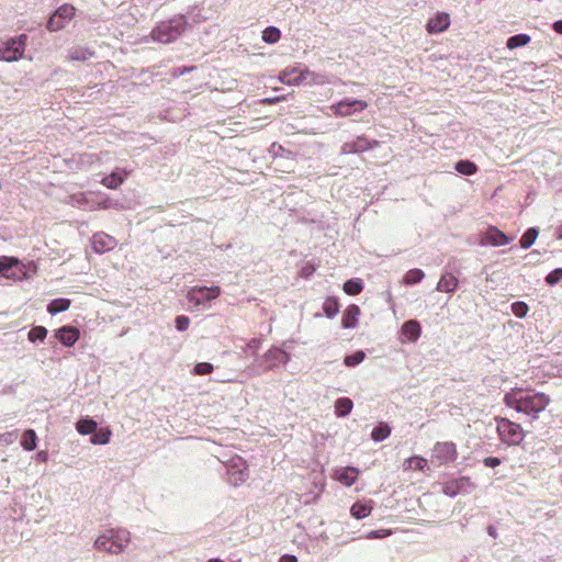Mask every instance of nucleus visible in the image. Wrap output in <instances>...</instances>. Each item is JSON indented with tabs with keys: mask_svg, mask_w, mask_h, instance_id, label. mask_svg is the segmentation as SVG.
<instances>
[{
	"mask_svg": "<svg viewBox=\"0 0 562 562\" xmlns=\"http://www.w3.org/2000/svg\"><path fill=\"white\" fill-rule=\"evenodd\" d=\"M110 536L112 549H109V553L120 554L124 551L126 544L130 542V531L126 529H110L108 530Z\"/></svg>",
	"mask_w": 562,
	"mask_h": 562,
	"instance_id": "nucleus-11",
	"label": "nucleus"
},
{
	"mask_svg": "<svg viewBox=\"0 0 562 562\" xmlns=\"http://www.w3.org/2000/svg\"><path fill=\"white\" fill-rule=\"evenodd\" d=\"M402 335L409 341H416L422 334V326L418 321L409 319L406 321L401 328Z\"/></svg>",
	"mask_w": 562,
	"mask_h": 562,
	"instance_id": "nucleus-16",
	"label": "nucleus"
},
{
	"mask_svg": "<svg viewBox=\"0 0 562 562\" xmlns=\"http://www.w3.org/2000/svg\"><path fill=\"white\" fill-rule=\"evenodd\" d=\"M513 314L518 318H525L528 314L529 306L522 301H516L510 306Z\"/></svg>",
	"mask_w": 562,
	"mask_h": 562,
	"instance_id": "nucleus-42",
	"label": "nucleus"
},
{
	"mask_svg": "<svg viewBox=\"0 0 562 562\" xmlns=\"http://www.w3.org/2000/svg\"><path fill=\"white\" fill-rule=\"evenodd\" d=\"M371 501L369 503H361L357 502L355 503L351 508L350 513L356 519H363L368 517L372 512V506L370 505Z\"/></svg>",
	"mask_w": 562,
	"mask_h": 562,
	"instance_id": "nucleus-24",
	"label": "nucleus"
},
{
	"mask_svg": "<svg viewBox=\"0 0 562 562\" xmlns=\"http://www.w3.org/2000/svg\"><path fill=\"white\" fill-rule=\"evenodd\" d=\"M175 324H176V328L179 331H184L188 329V327L190 325V318L186 315H179L176 317Z\"/></svg>",
	"mask_w": 562,
	"mask_h": 562,
	"instance_id": "nucleus-48",
	"label": "nucleus"
},
{
	"mask_svg": "<svg viewBox=\"0 0 562 562\" xmlns=\"http://www.w3.org/2000/svg\"><path fill=\"white\" fill-rule=\"evenodd\" d=\"M497 431L501 440L508 446H517L525 438L521 426L507 418L497 419Z\"/></svg>",
	"mask_w": 562,
	"mask_h": 562,
	"instance_id": "nucleus-2",
	"label": "nucleus"
},
{
	"mask_svg": "<svg viewBox=\"0 0 562 562\" xmlns=\"http://www.w3.org/2000/svg\"><path fill=\"white\" fill-rule=\"evenodd\" d=\"M279 562H297V559L295 555L284 554L280 558Z\"/></svg>",
	"mask_w": 562,
	"mask_h": 562,
	"instance_id": "nucleus-54",
	"label": "nucleus"
},
{
	"mask_svg": "<svg viewBox=\"0 0 562 562\" xmlns=\"http://www.w3.org/2000/svg\"><path fill=\"white\" fill-rule=\"evenodd\" d=\"M67 57L72 61H87L95 57V52L87 46L76 45L70 47Z\"/></svg>",
	"mask_w": 562,
	"mask_h": 562,
	"instance_id": "nucleus-15",
	"label": "nucleus"
},
{
	"mask_svg": "<svg viewBox=\"0 0 562 562\" xmlns=\"http://www.w3.org/2000/svg\"><path fill=\"white\" fill-rule=\"evenodd\" d=\"M391 435V427L386 423H379L371 432V438L375 442L385 440Z\"/></svg>",
	"mask_w": 562,
	"mask_h": 562,
	"instance_id": "nucleus-27",
	"label": "nucleus"
},
{
	"mask_svg": "<svg viewBox=\"0 0 562 562\" xmlns=\"http://www.w3.org/2000/svg\"><path fill=\"white\" fill-rule=\"evenodd\" d=\"M353 407V402L349 397H339L335 402V414L338 417L348 416Z\"/></svg>",
	"mask_w": 562,
	"mask_h": 562,
	"instance_id": "nucleus-21",
	"label": "nucleus"
},
{
	"mask_svg": "<svg viewBox=\"0 0 562 562\" xmlns=\"http://www.w3.org/2000/svg\"><path fill=\"white\" fill-rule=\"evenodd\" d=\"M475 485L469 476H460L443 484L442 493L449 497H454L459 493H469Z\"/></svg>",
	"mask_w": 562,
	"mask_h": 562,
	"instance_id": "nucleus-9",
	"label": "nucleus"
},
{
	"mask_svg": "<svg viewBox=\"0 0 562 562\" xmlns=\"http://www.w3.org/2000/svg\"><path fill=\"white\" fill-rule=\"evenodd\" d=\"M405 464L409 469L423 470L425 468V465L427 464V460L422 457H412L405 461Z\"/></svg>",
	"mask_w": 562,
	"mask_h": 562,
	"instance_id": "nucleus-44",
	"label": "nucleus"
},
{
	"mask_svg": "<svg viewBox=\"0 0 562 562\" xmlns=\"http://www.w3.org/2000/svg\"><path fill=\"white\" fill-rule=\"evenodd\" d=\"M26 38L27 36L25 34H21L19 37L11 38L1 44L0 60L8 63L19 60L23 56Z\"/></svg>",
	"mask_w": 562,
	"mask_h": 562,
	"instance_id": "nucleus-3",
	"label": "nucleus"
},
{
	"mask_svg": "<svg viewBox=\"0 0 562 562\" xmlns=\"http://www.w3.org/2000/svg\"><path fill=\"white\" fill-rule=\"evenodd\" d=\"M432 458L440 464L453 462L457 459V448L453 442H437L432 450Z\"/></svg>",
	"mask_w": 562,
	"mask_h": 562,
	"instance_id": "nucleus-10",
	"label": "nucleus"
},
{
	"mask_svg": "<svg viewBox=\"0 0 562 562\" xmlns=\"http://www.w3.org/2000/svg\"><path fill=\"white\" fill-rule=\"evenodd\" d=\"M538 235H539V229L537 227L528 228L520 237V240H519L520 247L524 249L530 248L535 244Z\"/></svg>",
	"mask_w": 562,
	"mask_h": 562,
	"instance_id": "nucleus-31",
	"label": "nucleus"
},
{
	"mask_svg": "<svg viewBox=\"0 0 562 562\" xmlns=\"http://www.w3.org/2000/svg\"><path fill=\"white\" fill-rule=\"evenodd\" d=\"M549 403L550 397L544 393L527 394L524 397L522 413L537 418L538 414L544 411Z\"/></svg>",
	"mask_w": 562,
	"mask_h": 562,
	"instance_id": "nucleus-5",
	"label": "nucleus"
},
{
	"mask_svg": "<svg viewBox=\"0 0 562 562\" xmlns=\"http://www.w3.org/2000/svg\"><path fill=\"white\" fill-rule=\"evenodd\" d=\"M100 205H101V207H103V209H106V207H108V205H106V203H105V202L101 203Z\"/></svg>",
	"mask_w": 562,
	"mask_h": 562,
	"instance_id": "nucleus-61",
	"label": "nucleus"
},
{
	"mask_svg": "<svg viewBox=\"0 0 562 562\" xmlns=\"http://www.w3.org/2000/svg\"><path fill=\"white\" fill-rule=\"evenodd\" d=\"M260 339L254 338L247 344L246 350H252L254 352H256L260 348Z\"/></svg>",
	"mask_w": 562,
	"mask_h": 562,
	"instance_id": "nucleus-52",
	"label": "nucleus"
},
{
	"mask_svg": "<svg viewBox=\"0 0 562 562\" xmlns=\"http://www.w3.org/2000/svg\"><path fill=\"white\" fill-rule=\"evenodd\" d=\"M70 307V300L69 299H54L52 300L47 305V312L50 315H56L61 312H66Z\"/></svg>",
	"mask_w": 562,
	"mask_h": 562,
	"instance_id": "nucleus-22",
	"label": "nucleus"
},
{
	"mask_svg": "<svg viewBox=\"0 0 562 562\" xmlns=\"http://www.w3.org/2000/svg\"><path fill=\"white\" fill-rule=\"evenodd\" d=\"M189 25L188 19L183 14L161 21L151 30L150 36L154 41L168 44L176 41Z\"/></svg>",
	"mask_w": 562,
	"mask_h": 562,
	"instance_id": "nucleus-1",
	"label": "nucleus"
},
{
	"mask_svg": "<svg viewBox=\"0 0 562 562\" xmlns=\"http://www.w3.org/2000/svg\"><path fill=\"white\" fill-rule=\"evenodd\" d=\"M70 200H71L72 205L80 206L87 201V198H86L85 193H76L70 196Z\"/></svg>",
	"mask_w": 562,
	"mask_h": 562,
	"instance_id": "nucleus-50",
	"label": "nucleus"
},
{
	"mask_svg": "<svg viewBox=\"0 0 562 562\" xmlns=\"http://www.w3.org/2000/svg\"><path fill=\"white\" fill-rule=\"evenodd\" d=\"M115 246V238L105 233L100 232L92 236V249L98 254L112 250Z\"/></svg>",
	"mask_w": 562,
	"mask_h": 562,
	"instance_id": "nucleus-12",
	"label": "nucleus"
},
{
	"mask_svg": "<svg viewBox=\"0 0 562 562\" xmlns=\"http://www.w3.org/2000/svg\"><path fill=\"white\" fill-rule=\"evenodd\" d=\"M213 371V364L209 362H199L195 364L193 372L198 375H205Z\"/></svg>",
	"mask_w": 562,
	"mask_h": 562,
	"instance_id": "nucleus-47",
	"label": "nucleus"
},
{
	"mask_svg": "<svg viewBox=\"0 0 562 562\" xmlns=\"http://www.w3.org/2000/svg\"><path fill=\"white\" fill-rule=\"evenodd\" d=\"M221 293V290L218 286H212V288H206V286H202V288H199V289H193L191 291V299H196L198 302L200 301H211L213 299H216Z\"/></svg>",
	"mask_w": 562,
	"mask_h": 562,
	"instance_id": "nucleus-17",
	"label": "nucleus"
},
{
	"mask_svg": "<svg viewBox=\"0 0 562 562\" xmlns=\"http://www.w3.org/2000/svg\"><path fill=\"white\" fill-rule=\"evenodd\" d=\"M339 302L336 297H327L323 304V311L328 318H334L339 313Z\"/></svg>",
	"mask_w": 562,
	"mask_h": 562,
	"instance_id": "nucleus-35",
	"label": "nucleus"
},
{
	"mask_svg": "<svg viewBox=\"0 0 562 562\" xmlns=\"http://www.w3.org/2000/svg\"><path fill=\"white\" fill-rule=\"evenodd\" d=\"M510 238L496 226H488L477 240L479 246L499 247L510 243Z\"/></svg>",
	"mask_w": 562,
	"mask_h": 562,
	"instance_id": "nucleus-7",
	"label": "nucleus"
},
{
	"mask_svg": "<svg viewBox=\"0 0 562 562\" xmlns=\"http://www.w3.org/2000/svg\"><path fill=\"white\" fill-rule=\"evenodd\" d=\"M368 108V103L364 100L345 98L339 102H336L329 106V110L336 116H349L357 112H362Z\"/></svg>",
	"mask_w": 562,
	"mask_h": 562,
	"instance_id": "nucleus-4",
	"label": "nucleus"
},
{
	"mask_svg": "<svg viewBox=\"0 0 562 562\" xmlns=\"http://www.w3.org/2000/svg\"><path fill=\"white\" fill-rule=\"evenodd\" d=\"M47 335V329L43 326H35L33 327L29 334L27 337L30 341L36 342V341H43Z\"/></svg>",
	"mask_w": 562,
	"mask_h": 562,
	"instance_id": "nucleus-40",
	"label": "nucleus"
},
{
	"mask_svg": "<svg viewBox=\"0 0 562 562\" xmlns=\"http://www.w3.org/2000/svg\"><path fill=\"white\" fill-rule=\"evenodd\" d=\"M454 169L464 176H472L476 173L477 166L471 160L463 159L456 162Z\"/></svg>",
	"mask_w": 562,
	"mask_h": 562,
	"instance_id": "nucleus-33",
	"label": "nucleus"
},
{
	"mask_svg": "<svg viewBox=\"0 0 562 562\" xmlns=\"http://www.w3.org/2000/svg\"><path fill=\"white\" fill-rule=\"evenodd\" d=\"M93 547L99 551L105 552H109V549L113 548L111 546L110 536L108 531L95 539Z\"/></svg>",
	"mask_w": 562,
	"mask_h": 562,
	"instance_id": "nucleus-41",
	"label": "nucleus"
},
{
	"mask_svg": "<svg viewBox=\"0 0 562 562\" xmlns=\"http://www.w3.org/2000/svg\"><path fill=\"white\" fill-rule=\"evenodd\" d=\"M357 476L358 469L352 467L345 468L337 472V480L346 486H351L356 482Z\"/></svg>",
	"mask_w": 562,
	"mask_h": 562,
	"instance_id": "nucleus-20",
	"label": "nucleus"
},
{
	"mask_svg": "<svg viewBox=\"0 0 562 562\" xmlns=\"http://www.w3.org/2000/svg\"><path fill=\"white\" fill-rule=\"evenodd\" d=\"M124 175L126 173L119 170L113 171L102 179V184L109 189H116L124 181Z\"/></svg>",
	"mask_w": 562,
	"mask_h": 562,
	"instance_id": "nucleus-32",
	"label": "nucleus"
},
{
	"mask_svg": "<svg viewBox=\"0 0 562 562\" xmlns=\"http://www.w3.org/2000/svg\"><path fill=\"white\" fill-rule=\"evenodd\" d=\"M553 30L562 35V20H558L553 23Z\"/></svg>",
	"mask_w": 562,
	"mask_h": 562,
	"instance_id": "nucleus-56",
	"label": "nucleus"
},
{
	"mask_svg": "<svg viewBox=\"0 0 562 562\" xmlns=\"http://www.w3.org/2000/svg\"><path fill=\"white\" fill-rule=\"evenodd\" d=\"M486 531H487L488 536H491L494 539H496L498 536L497 530H496L495 526H493V525L487 526Z\"/></svg>",
	"mask_w": 562,
	"mask_h": 562,
	"instance_id": "nucleus-55",
	"label": "nucleus"
},
{
	"mask_svg": "<svg viewBox=\"0 0 562 562\" xmlns=\"http://www.w3.org/2000/svg\"><path fill=\"white\" fill-rule=\"evenodd\" d=\"M353 142H355V147H356L357 154L364 153L367 150H370L372 148L380 146L379 140H375V139L369 140L364 136H358L357 139H355Z\"/></svg>",
	"mask_w": 562,
	"mask_h": 562,
	"instance_id": "nucleus-29",
	"label": "nucleus"
},
{
	"mask_svg": "<svg viewBox=\"0 0 562 562\" xmlns=\"http://www.w3.org/2000/svg\"><path fill=\"white\" fill-rule=\"evenodd\" d=\"M65 26V23L63 20H60L55 13L49 18L47 21L46 27L47 30L55 32L59 31Z\"/></svg>",
	"mask_w": 562,
	"mask_h": 562,
	"instance_id": "nucleus-46",
	"label": "nucleus"
},
{
	"mask_svg": "<svg viewBox=\"0 0 562 562\" xmlns=\"http://www.w3.org/2000/svg\"><path fill=\"white\" fill-rule=\"evenodd\" d=\"M111 431L110 430H100L94 431L92 437L90 438V442L93 445H105L110 441Z\"/></svg>",
	"mask_w": 562,
	"mask_h": 562,
	"instance_id": "nucleus-43",
	"label": "nucleus"
},
{
	"mask_svg": "<svg viewBox=\"0 0 562 562\" xmlns=\"http://www.w3.org/2000/svg\"><path fill=\"white\" fill-rule=\"evenodd\" d=\"M281 37V32L276 26H268L262 32V41L267 44H274Z\"/></svg>",
	"mask_w": 562,
	"mask_h": 562,
	"instance_id": "nucleus-37",
	"label": "nucleus"
},
{
	"mask_svg": "<svg viewBox=\"0 0 562 562\" xmlns=\"http://www.w3.org/2000/svg\"><path fill=\"white\" fill-rule=\"evenodd\" d=\"M366 358V353L362 350H358L351 355H347L344 359V363L347 367H356L361 363Z\"/></svg>",
	"mask_w": 562,
	"mask_h": 562,
	"instance_id": "nucleus-38",
	"label": "nucleus"
},
{
	"mask_svg": "<svg viewBox=\"0 0 562 562\" xmlns=\"http://www.w3.org/2000/svg\"><path fill=\"white\" fill-rule=\"evenodd\" d=\"M344 291L348 295H357L363 290V282L361 279H349L344 283Z\"/></svg>",
	"mask_w": 562,
	"mask_h": 562,
	"instance_id": "nucleus-34",
	"label": "nucleus"
},
{
	"mask_svg": "<svg viewBox=\"0 0 562 562\" xmlns=\"http://www.w3.org/2000/svg\"><path fill=\"white\" fill-rule=\"evenodd\" d=\"M19 260L14 257H0V274L4 278H13L15 274L10 270L16 266Z\"/></svg>",
	"mask_w": 562,
	"mask_h": 562,
	"instance_id": "nucleus-25",
	"label": "nucleus"
},
{
	"mask_svg": "<svg viewBox=\"0 0 562 562\" xmlns=\"http://www.w3.org/2000/svg\"><path fill=\"white\" fill-rule=\"evenodd\" d=\"M98 424L90 417L81 418L76 424V429L81 435H90L97 430Z\"/></svg>",
	"mask_w": 562,
	"mask_h": 562,
	"instance_id": "nucleus-26",
	"label": "nucleus"
},
{
	"mask_svg": "<svg viewBox=\"0 0 562 562\" xmlns=\"http://www.w3.org/2000/svg\"><path fill=\"white\" fill-rule=\"evenodd\" d=\"M290 360V356L288 352L283 351L278 347H273L269 349L260 360H258V364L262 367L265 371L272 370L279 364H284Z\"/></svg>",
	"mask_w": 562,
	"mask_h": 562,
	"instance_id": "nucleus-8",
	"label": "nucleus"
},
{
	"mask_svg": "<svg viewBox=\"0 0 562 562\" xmlns=\"http://www.w3.org/2000/svg\"><path fill=\"white\" fill-rule=\"evenodd\" d=\"M204 20H205V18L200 16L199 14L194 15V18H193V22H195V23H200L201 21H204Z\"/></svg>",
	"mask_w": 562,
	"mask_h": 562,
	"instance_id": "nucleus-58",
	"label": "nucleus"
},
{
	"mask_svg": "<svg viewBox=\"0 0 562 562\" xmlns=\"http://www.w3.org/2000/svg\"><path fill=\"white\" fill-rule=\"evenodd\" d=\"M381 537L380 531H371L368 538H379Z\"/></svg>",
	"mask_w": 562,
	"mask_h": 562,
	"instance_id": "nucleus-57",
	"label": "nucleus"
},
{
	"mask_svg": "<svg viewBox=\"0 0 562 562\" xmlns=\"http://www.w3.org/2000/svg\"><path fill=\"white\" fill-rule=\"evenodd\" d=\"M519 393L520 395L514 392L505 394L504 402L508 407L516 409L518 413H522L525 395H522L521 391H519Z\"/></svg>",
	"mask_w": 562,
	"mask_h": 562,
	"instance_id": "nucleus-23",
	"label": "nucleus"
},
{
	"mask_svg": "<svg viewBox=\"0 0 562 562\" xmlns=\"http://www.w3.org/2000/svg\"><path fill=\"white\" fill-rule=\"evenodd\" d=\"M360 308L356 304L349 305L342 316L341 326L344 328H353L357 325Z\"/></svg>",
	"mask_w": 562,
	"mask_h": 562,
	"instance_id": "nucleus-18",
	"label": "nucleus"
},
{
	"mask_svg": "<svg viewBox=\"0 0 562 562\" xmlns=\"http://www.w3.org/2000/svg\"><path fill=\"white\" fill-rule=\"evenodd\" d=\"M226 469L227 481L234 486L243 484L249 476L248 467L241 458L232 461V463L227 464Z\"/></svg>",
	"mask_w": 562,
	"mask_h": 562,
	"instance_id": "nucleus-6",
	"label": "nucleus"
},
{
	"mask_svg": "<svg viewBox=\"0 0 562 562\" xmlns=\"http://www.w3.org/2000/svg\"><path fill=\"white\" fill-rule=\"evenodd\" d=\"M75 11L76 10L74 5L63 4L55 11V14L65 23L67 20H70L75 15Z\"/></svg>",
	"mask_w": 562,
	"mask_h": 562,
	"instance_id": "nucleus-39",
	"label": "nucleus"
},
{
	"mask_svg": "<svg viewBox=\"0 0 562 562\" xmlns=\"http://www.w3.org/2000/svg\"><path fill=\"white\" fill-rule=\"evenodd\" d=\"M557 234H558V236H557L558 239H562V225L558 228Z\"/></svg>",
	"mask_w": 562,
	"mask_h": 562,
	"instance_id": "nucleus-59",
	"label": "nucleus"
},
{
	"mask_svg": "<svg viewBox=\"0 0 562 562\" xmlns=\"http://www.w3.org/2000/svg\"><path fill=\"white\" fill-rule=\"evenodd\" d=\"M340 154L341 155L357 154L356 147H355V142L353 140L346 142L340 148Z\"/></svg>",
	"mask_w": 562,
	"mask_h": 562,
	"instance_id": "nucleus-49",
	"label": "nucleus"
},
{
	"mask_svg": "<svg viewBox=\"0 0 562 562\" xmlns=\"http://www.w3.org/2000/svg\"><path fill=\"white\" fill-rule=\"evenodd\" d=\"M424 278H425L424 271L418 268H414V269L408 270L405 273L403 282L406 285H414V284L419 283Z\"/></svg>",
	"mask_w": 562,
	"mask_h": 562,
	"instance_id": "nucleus-36",
	"label": "nucleus"
},
{
	"mask_svg": "<svg viewBox=\"0 0 562 562\" xmlns=\"http://www.w3.org/2000/svg\"><path fill=\"white\" fill-rule=\"evenodd\" d=\"M36 461L46 462L48 460V453L45 450L38 451L35 456Z\"/></svg>",
	"mask_w": 562,
	"mask_h": 562,
	"instance_id": "nucleus-53",
	"label": "nucleus"
},
{
	"mask_svg": "<svg viewBox=\"0 0 562 562\" xmlns=\"http://www.w3.org/2000/svg\"><path fill=\"white\" fill-rule=\"evenodd\" d=\"M450 25V16L446 12H438L435 16L430 18L426 24L428 33H440L446 31Z\"/></svg>",
	"mask_w": 562,
	"mask_h": 562,
	"instance_id": "nucleus-14",
	"label": "nucleus"
},
{
	"mask_svg": "<svg viewBox=\"0 0 562 562\" xmlns=\"http://www.w3.org/2000/svg\"><path fill=\"white\" fill-rule=\"evenodd\" d=\"M544 280H546L547 284H549L550 286L558 284L560 281H562V268H557V269L552 270L551 272H549L546 276Z\"/></svg>",
	"mask_w": 562,
	"mask_h": 562,
	"instance_id": "nucleus-45",
	"label": "nucleus"
},
{
	"mask_svg": "<svg viewBox=\"0 0 562 562\" xmlns=\"http://www.w3.org/2000/svg\"><path fill=\"white\" fill-rule=\"evenodd\" d=\"M458 286V279L452 273H445L436 285L439 292L452 293Z\"/></svg>",
	"mask_w": 562,
	"mask_h": 562,
	"instance_id": "nucleus-19",
	"label": "nucleus"
},
{
	"mask_svg": "<svg viewBox=\"0 0 562 562\" xmlns=\"http://www.w3.org/2000/svg\"><path fill=\"white\" fill-rule=\"evenodd\" d=\"M207 562H224V561H222V560H220V559H211V560H209Z\"/></svg>",
	"mask_w": 562,
	"mask_h": 562,
	"instance_id": "nucleus-60",
	"label": "nucleus"
},
{
	"mask_svg": "<svg viewBox=\"0 0 562 562\" xmlns=\"http://www.w3.org/2000/svg\"><path fill=\"white\" fill-rule=\"evenodd\" d=\"M80 331L74 326H61L55 333V337L66 347H72L79 339Z\"/></svg>",
	"mask_w": 562,
	"mask_h": 562,
	"instance_id": "nucleus-13",
	"label": "nucleus"
},
{
	"mask_svg": "<svg viewBox=\"0 0 562 562\" xmlns=\"http://www.w3.org/2000/svg\"><path fill=\"white\" fill-rule=\"evenodd\" d=\"M483 463L487 468H495V467H498L501 464V459L497 458V457H486L483 460Z\"/></svg>",
	"mask_w": 562,
	"mask_h": 562,
	"instance_id": "nucleus-51",
	"label": "nucleus"
},
{
	"mask_svg": "<svg viewBox=\"0 0 562 562\" xmlns=\"http://www.w3.org/2000/svg\"><path fill=\"white\" fill-rule=\"evenodd\" d=\"M21 446L26 451H33L37 446V436L34 429H26L23 432Z\"/></svg>",
	"mask_w": 562,
	"mask_h": 562,
	"instance_id": "nucleus-28",
	"label": "nucleus"
},
{
	"mask_svg": "<svg viewBox=\"0 0 562 562\" xmlns=\"http://www.w3.org/2000/svg\"><path fill=\"white\" fill-rule=\"evenodd\" d=\"M530 41H531V37L528 34L520 33V34L510 36L506 42V46L509 49H515L518 47L526 46L527 44L530 43Z\"/></svg>",
	"mask_w": 562,
	"mask_h": 562,
	"instance_id": "nucleus-30",
	"label": "nucleus"
}]
</instances>
